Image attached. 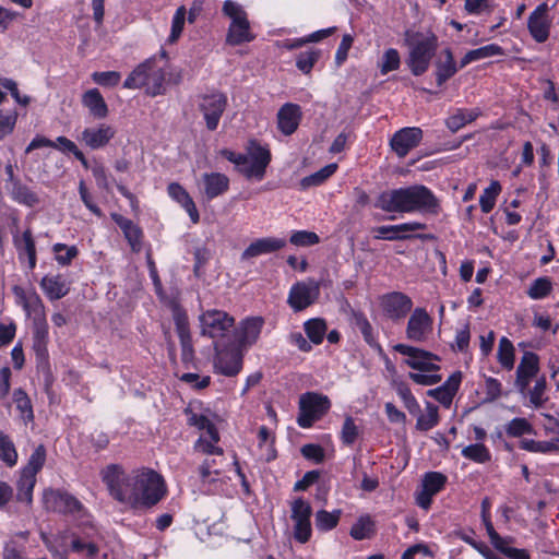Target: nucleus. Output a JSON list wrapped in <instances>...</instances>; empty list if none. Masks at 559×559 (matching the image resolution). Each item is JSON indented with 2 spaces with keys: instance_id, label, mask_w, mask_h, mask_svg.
I'll return each instance as SVG.
<instances>
[{
  "instance_id": "64",
  "label": "nucleus",
  "mask_w": 559,
  "mask_h": 559,
  "mask_svg": "<svg viewBox=\"0 0 559 559\" xmlns=\"http://www.w3.org/2000/svg\"><path fill=\"white\" fill-rule=\"evenodd\" d=\"M357 436L358 428L355 425L354 419L350 416L346 417L341 431L342 441L348 445L353 444L357 439Z\"/></svg>"
},
{
  "instance_id": "39",
  "label": "nucleus",
  "mask_w": 559,
  "mask_h": 559,
  "mask_svg": "<svg viewBox=\"0 0 559 559\" xmlns=\"http://www.w3.org/2000/svg\"><path fill=\"white\" fill-rule=\"evenodd\" d=\"M36 484V476L21 472V476L17 480V493L16 499L21 502L31 504L33 501V489Z\"/></svg>"
},
{
  "instance_id": "63",
  "label": "nucleus",
  "mask_w": 559,
  "mask_h": 559,
  "mask_svg": "<svg viewBox=\"0 0 559 559\" xmlns=\"http://www.w3.org/2000/svg\"><path fill=\"white\" fill-rule=\"evenodd\" d=\"M92 79L102 86L111 87L119 83L121 75L117 71L94 72Z\"/></svg>"
},
{
  "instance_id": "3",
  "label": "nucleus",
  "mask_w": 559,
  "mask_h": 559,
  "mask_svg": "<svg viewBox=\"0 0 559 559\" xmlns=\"http://www.w3.org/2000/svg\"><path fill=\"white\" fill-rule=\"evenodd\" d=\"M221 155L233 163L236 169L248 179L262 180L271 162L270 151L254 140L249 142L247 154H237L224 148Z\"/></svg>"
},
{
  "instance_id": "46",
  "label": "nucleus",
  "mask_w": 559,
  "mask_h": 559,
  "mask_svg": "<svg viewBox=\"0 0 559 559\" xmlns=\"http://www.w3.org/2000/svg\"><path fill=\"white\" fill-rule=\"evenodd\" d=\"M308 338L316 345L321 344L326 333V324L322 319H311L305 323Z\"/></svg>"
},
{
  "instance_id": "59",
  "label": "nucleus",
  "mask_w": 559,
  "mask_h": 559,
  "mask_svg": "<svg viewBox=\"0 0 559 559\" xmlns=\"http://www.w3.org/2000/svg\"><path fill=\"white\" fill-rule=\"evenodd\" d=\"M533 430L532 425L525 418H513L507 426L506 432L510 437H521L525 433H531Z\"/></svg>"
},
{
  "instance_id": "48",
  "label": "nucleus",
  "mask_w": 559,
  "mask_h": 559,
  "mask_svg": "<svg viewBox=\"0 0 559 559\" xmlns=\"http://www.w3.org/2000/svg\"><path fill=\"white\" fill-rule=\"evenodd\" d=\"M462 455L476 463H486L490 460V453L483 443H475L465 447Z\"/></svg>"
},
{
  "instance_id": "52",
  "label": "nucleus",
  "mask_w": 559,
  "mask_h": 559,
  "mask_svg": "<svg viewBox=\"0 0 559 559\" xmlns=\"http://www.w3.org/2000/svg\"><path fill=\"white\" fill-rule=\"evenodd\" d=\"M373 523L369 516H361L359 520L352 526L350 536L356 540H362L365 538H369L372 532Z\"/></svg>"
},
{
  "instance_id": "45",
  "label": "nucleus",
  "mask_w": 559,
  "mask_h": 559,
  "mask_svg": "<svg viewBox=\"0 0 559 559\" xmlns=\"http://www.w3.org/2000/svg\"><path fill=\"white\" fill-rule=\"evenodd\" d=\"M337 169L336 164H329L321 168L320 170L311 174L301 179L300 185L302 188H309L314 186H320L329 177H331Z\"/></svg>"
},
{
  "instance_id": "44",
  "label": "nucleus",
  "mask_w": 559,
  "mask_h": 559,
  "mask_svg": "<svg viewBox=\"0 0 559 559\" xmlns=\"http://www.w3.org/2000/svg\"><path fill=\"white\" fill-rule=\"evenodd\" d=\"M72 536L71 542V550L75 554H84L87 559H95L99 552V547L97 544L91 540H86L82 537H79L74 534Z\"/></svg>"
},
{
  "instance_id": "10",
  "label": "nucleus",
  "mask_w": 559,
  "mask_h": 559,
  "mask_svg": "<svg viewBox=\"0 0 559 559\" xmlns=\"http://www.w3.org/2000/svg\"><path fill=\"white\" fill-rule=\"evenodd\" d=\"M312 508L309 502L302 498H297L292 502V519L295 522L294 537L301 544L307 543L311 537L310 518Z\"/></svg>"
},
{
  "instance_id": "12",
  "label": "nucleus",
  "mask_w": 559,
  "mask_h": 559,
  "mask_svg": "<svg viewBox=\"0 0 559 559\" xmlns=\"http://www.w3.org/2000/svg\"><path fill=\"white\" fill-rule=\"evenodd\" d=\"M319 295L320 285L314 280L298 282L290 288L288 304L294 310L301 311L312 305Z\"/></svg>"
},
{
  "instance_id": "26",
  "label": "nucleus",
  "mask_w": 559,
  "mask_h": 559,
  "mask_svg": "<svg viewBox=\"0 0 559 559\" xmlns=\"http://www.w3.org/2000/svg\"><path fill=\"white\" fill-rule=\"evenodd\" d=\"M203 194L207 200H212L228 190L229 179L221 173H211L202 175Z\"/></svg>"
},
{
  "instance_id": "21",
  "label": "nucleus",
  "mask_w": 559,
  "mask_h": 559,
  "mask_svg": "<svg viewBox=\"0 0 559 559\" xmlns=\"http://www.w3.org/2000/svg\"><path fill=\"white\" fill-rule=\"evenodd\" d=\"M215 369L227 377H234L239 373L242 368V355L236 348L217 350L215 361Z\"/></svg>"
},
{
  "instance_id": "37",
  "label": "nucleus",
  "mask_w": 559,
  "mask_h": 559,
  "mask_svg": "<svg viewBox=\"0 0 559 559\" xmlns=\"http://www.w3.org/2000/svg\"><path fill=\"white\" fill-rule=\"evenodd\" d=\"M165 72L162 68L157 67L156 62L152 60V66L148 74L146 93L151 96H156L165 93Z\"/></svg>"
},
{
  "instance_id": "15",
  "label": "nucleus",
  "mask_w": 559,
  "mask_h": 559,
  "mask_svg": "<svg viewBox=\"0 0 559 559\" xmlns=\"http://www.w3.org/2000/svg\"><path fill=\"white\" fill-rule=\"evenodd\" d=\"M421 139L423 130L420 128L407 127L394 133L390 146L399 157H405L409 151L419 145Z\"/></svg>"
},
{
  "instance_id": "18",
  "label": "nucleus",
  "mask_w": 559,
  "mask_h": 559,
  "mask_svg": "<svg viewBox=\"0 0 559 559\" xmlns=\"http://www.w3.org/2000/svg\"><path fill=\"white\" fill-rule=\"evenodd\" d=\"M426 224L419 222L403 223L399 225H383L373 228L376 239L384 240H406L414 236L409 235L411 231L426 229Z\"/></svg>"
},
{
  "instance_id": "36",
  "label": "nucleus",
  "mask_w": 559,
  "mask_h": 559,
  "mask_svg": "<svg viewBox=\"0 0 559 559\" xmlns=\"http://www.w3.org/2000/svg\"><path fill=\"white\" fill-rule=\"evenodd\" d=\"M11 198L28 207L36 206L39 203L38 195L21 181L14 182L10 190Z\"/></svg>"
},
{
  "instance_id": "29",
  "label": "nucleus",
  "mask_w": 559,
  "mask_h": 559,
  "mask_svg": "<svg viewBox=\"0 0 559 559\" xmlns=\"http://www.w3.org/2000/svg\"><path fill=\"white\" fill-rule=\"evenodd\" d=\"M48 329L45 323L36 324L33 336V350L36 355L38 367L47 366L48 364Z\"/></svg>"
},
{
  "instance_id": "47",
  "label": "nucleus",
  "mask_w": 559,
  "mask_h": 559,
  "mask_svg": "<svg viewBox=\"0 0 559 559\" xmlns=\"http://www.w3.org/2000/svg\"><path fill=\"white\" fill-rule=\"evenodd\" d=\"M500 191L501 186L498 181H492L489 187L484 190L479 198L480 209L484 213H489L493 209Z\"/></svg>"
},
{
  "instance_id": "7",
  "label": "nucleus",
  "mask_w": 559,
  "mask_h": 559,
  "mask_svg": "<svg viewBox=\"0 0 559 559\" xmlns=\"http://www.w3.org/2000/svg\"><path fill=\"white\" fill-rule=\"evenodd\" d=\"M331 402L326 395L307 392L299 397V414L297 423L302 428H309L328 413Z\"/></svg>"
},
{
  "instance_id": "61",
  "label": "nucleus",
  "mask_w": 559,
  "mask_h": 559,
  "mask_svg": "<svg viewBox=\"0 0 559 559\" xmlns=\"http://www.w3.org/2000/svg\"><path fill=\"white\" fill-rule=\"evenodd\" d=\"M186 13L187 10L183 5L176 10L173 17L171 32L168 39L170 43H175L180 37L185 25Z\"/></svg>"
},
{
  "instance_id": "40",
  "label": "nucleus",
  "mask_w": 559,
  "mask_h": 559,
  "mask_svg": "<svg viewBox=\"0 0 559 559\" xmlns=\"http://www.w3.org/2000/svg\"><path fill=\"white\" fill-rule=\"evenodd\" d=\"M439 423L438 407L430 403H426V414H418L416 421V429L419 431H428L437 426Z\"/></svg>"
},
{
  "instance_id": "1",
  "label": "nucleus",
  "mask_w": 559,
  "mask_h": 559,
  "mask_svg": "<svg viewBox=\"0 0 559 559\" xmlns=\"http://www.w3.org/2000/svg\"><path fill=\"white\" fill-rule=\"evenodd\" d=\"M374 207L388 213L418 212L436 215L440 203L426 186L413 185L381 192L374 201Z\"/></svg>"
},
{
  "instance_id": "30",
  "label": "nucleus",
  "mask_w": 559,
  "mask_h": 559,
  "mask_svg": "<svg viewBox=\"0 0 559 559\" xmlns=\"http://www.w3.org/2000/svg\"><path fill=\"white\" fill-rule=\"evenodd\" d=\"M40 147H57L63 152L72 153L73 155L79 151L76 144L66 136H58L56 142L44 136H36L27 145L25 153L28 154Z\"/></svg>"
},
{
  "instance_id": "56",
  "label": "nucleus",
  "mask_w": 559,
  "mask_h": 559,
  "mask_svg": "<svg viewBox=\"0 0 559 559\" xmlns=\"http://www.w3.org/2000/svg\"><path fill=\"white\" fill-rule=\"evenodd\" d=\"M52 251L56 253L57 262L61 265H69L79 253L75 246L69 247L64 243L53 245Z\"/></svg>"
},
{
  "instance_id": "38",
  "label": "nucleus",
  "mask_w": 559,
  "mask_h": 559,
  "mask_svg": "<svg viewBox=\"0 0 559 559\" xmlns=\"http://www.w3.org/2000/svg\"><path fill=\"white\" fill-rule=\"evenodd\" d=\"M478 116V109H457L454 115L447 119L445 124L449 130L456 132L465 124L474 121Z\"/></svg>"
},
{
  "instance_id": "9",
  "label": "nucleus",
  "mask_w": 559,
  "mask_h": 559,
  "mask_svg": "<svg viewBox=\"0 0 559 559\" xmlns=\"http://www.w3.org/2000/svg\"><path fill=\"white\" fill-rule=\"evenodd\" d=\"M202 334L211 338H219L234 325V318L221 310H207L200 316Z\"/></svg>"
},
{
  "instance_id": "27",
  "label": "nucleus",
  "mask_w": 559,
  "mask_h": 559,
  "mask_svg": "<svg viewBox=\"0 0 559 559\" xmlns=\"http://www.w3.org/2000/svg\"><path fill=\"white\" fill-rule=\"evenodd\" d=\"M263 319L261 317L247 318L241 321L238 333V343L241 347L253 345L261 333L263 326Z\"/></svg>"
},
{
  "instance_id": "11",
  "label": "nucleus",
  "mask_w": 559,
  "mask_h": 559,
  "mask_svg": "<svg viewBox=\"0 0 559 559\" xmlns=\"http://www.w3.org/2000/svg\"><path fill=\"white\" fill-rule=\"evenodd\" d=\"M393 349L408 357L405 359V364L412 369L424 372L440 369L438 365L432 362V360H439V357L430 352L405 344H396Z\"/></svg>"
},
{
  "instance_id": "23",
  "label": "nucleus",
  "mask_w": 559,
  "mask_h": 559,
  "mask_svg": "<svg viewBox=\"0 0 559 559\" xmlns=\"http://www.w3.org/2000/svg\"><path fill=\"white\" fill-rule=\"evenodd\" d=\"M286 246L284 238L265 237L252 241L241 253V260H249L261 254H267L283 249Z\"/></svg>"
},
{
  "instance_id": "2",
  "label": "nucleus",
  "mask_w": 559,
  "mask_h": 559,
  "mask_svg": "<svg viewBox=\"0 0 559 559\" xmlns=\"http://www.w3.org/2000/svg\"><path fill=\"white\" fill-rule=\"evenodd\" d=\"M404 43L409 48L407 64L416 76L425 73L438 47V37L431 32L406 29Z\"/></svg>"
},
{
  "instance_id": "50",
  "label": "nucleus",
  "mask_w": 559,
  "mask_h": 559,
  "mask_svg": "<svg viewBox=\"0 0 559 559\" xmlns=\"http://www.w3.org/2000/svg\"><path fill=\"white\" fill-rule=\"evenodd\" d=\"M551 282L548 277H538L531 284L527 295L532 299H543L551 292Z\"/></svg>"
},
{
  "instance_id": "33",
  "label": "nucleus",
  "mask_w": 559,
  "mask_h": 559,
  "mask_svg": "<svg viewBox=\"0 0 559 559\" xmlns=\"http://www.w3.org/2000/svg\"><path fill=\"white\" fill-rule=\"evenodd\" d=\"M82 103L96 118H105L108 115V107L98 90L92 88L84 93Z\"/></svg>"
},
{
  "instance_id": "35",
  "label": "nucleus",
  "mask_w": 559,
  "mask_h": 559,
  "mask_svg": "<svg viewBox=\"0 0 559 559\" xmlns=\"http://www.w3.org/2000/svg\"><path fill=\"white\" fill-rule=\"evenodd\" d=\"M151 66L152 59H148L140 63L126 79L123 87L130 90L146 87Z\"/></svg>"
},
{
  "instance_id": "22",
  "label": "nucleus",
  "mask_w": 559,
  "mask_h": 559,
  "mask_svg": "<svg viewBox=\"0 0 559 559\" xmlns=\"http://www.w3.org/2000/svg\"><path fill=\"white\" fill-rule=\"evenodd\" d=\"M277 128L284 135L293 134L302 118L301 107L294 103H285L277 111Z\"/></svg>"
},
{
  "instance_id": "53",
  "label": "nucleus",
  "mask_w": 559,
  "mask_h": 559,
  "mask_svg": "<svg viewBox=\"0 0 559 559\" xmlns=\"http://www.w3.org/2000/svg\"><path fill=\"white\" fill-rule=\"evenodd\" d=\"M355 325L362 334L365 341L371 346L378 349H381L380 345L377 343L373 333L372 326L369 323L368 319L364 314H355L354 317Z\"/></svg>"
},
{
  "instance_id": "32",
  "label": "nucleus",
  "mask_w": 559,
  "mask_h": 559,
  "mask_svg": "<svg viewBox=\"0 0 559 559\" xmlns=\"http://www.w3.org/2000/svg\"><path fill=\"white\" fill-rule=\"evenodd\" d=\"M504 50L497 44H489L473 50H469L460 61V68H464L471 62L487 59L495 56H503Z\"/></svg>"
},
{
  "instance_id": "20",
  "label": "nucleus",
  "mask_w": 559,
  "mask_h": 559,
  "mask_svg": "<svg viewBox=\"0 0 559 559\" xmlns=\"http://www.w3.org/2000/svg\"><path fill=\"white\" fill-rule=\"evenodd\" d=\"M528 31L537 43H544L548 39L550 20L548 17V5L539 4L528 16Z\"/></svg>"
},
{
  "instance_id": "4",
  "label": "nucleus",
  "mask_w": 559,
  "mask_h": 559,
  "mask_svg": "<svg viewBox=\"0 0 559 559\" xmlns=\"http://www.w3.org/2000/svg\"><path fill=\"white\" fill-rule=\"evenodd\" d=\"M102 479L115 500L135 509V471L126 474L120 465L110 464L102 471Z\"/></svg>"
},
{
  "instance_id": "17",
  "label": "nucleus",
  "mask_w": 559,
  "mask_h": 559,
  "mask_svg": "<svg viewBox=\"0 0 559 559\" xmlns=\"http://www.w3.org/2000/svg\"><path fill=\"white\" fill-rule=\"evenodd\" d=\"M384 313L392 320H401L412 310V299L400 292H393L381 298Z\"/></svg>"
},
{
  "instance_id": "8",
  "label": "nucleus",
  "mask_w": 559,
  "mask_h": 559,
  "mask_svg": "<svg viewBox=\"0 0 559 559\" xmlns=\"http://www.w3.org/2000/svg\"><path fill=\"white\" fill-rule=\"evenodd\" d=\"M227 107V96L219 91H212L199 97L198 108L203 115L207 130L217 129Z\"/></svg>"
},
{
  "instance_id": "19",
  "label": "nucleus",
  "mask_w": 559,
  "mask_h": 559,
  "mask_svg": "<svg viewBox=\"0 0 559 559\" xmlns=\"http://www.w3.org/2000/svg\"><path fill=\"white\" fill-rule=\"evenodd\" d=\"M539 371V357L533 352H525L516 368L515 385L520 392H524L531 380L537 376Z\"/></svg>"
},
{
  "instance_id": "51",
  "label": "nucleus",
  "mask_w": 559,
  "mask_h": 559,
  "mask_svg": "<svg viewBox=\"0 0 559 559\" xmlns=\"http://www.w3.org/2000/svg\"><path fill=\"white\" fill-rule=\"evenodd\" d=\"M13 400L24 420H33V408L27 394L22 389H17L13 393Z\"/></svg>"
},
{
  "instance_id": "31",
  "label": "nucleus",
  "mask_w": 559,
  "mask_h": 559,
  "mask_svg": "<svg viewBox=\"0 0 559 559\" xmlns=\"http://www.w3.org/2000/svg\"><path fill=\"white\" fill-rule=\"evenodd\" d=\"M40 287L46 296L51 300L61 299L70 290V287L62 275L44 276L40 281Z\"/></svg>"
},
{
  "instance_id": "62",
  "label": "nucleus",
  "mask_w": 559,
  "mask_h": 559,
  "mask_svg": "<svg viewBox=\"0 0 559 559\" xmlns=\"http://www.w3.org/2000/svg\"><path fill=\"white\" fill-rule=\"evenodd\" d=\"M289 241L298 247H309L317 245L320 241L319 236L313 231L308 230H299L295 231Z\"/></svg>"
},
{
  "instance_id": "5",
  "label": "nucleus",
  "mask_w": 559,
  "mask_h": 559,
  "mask_svg": "<svg viewBox=\"0 0 559 559\" xmlns=\"http://www.w3.org/2000/svg\"><path fill=\"white\" fill-rule=\"evenodd\" d=\"M135 509L151 508L165 495L163 478L152 469L135 471Z\"/></svg>"
},
{
  "instance_id": "60",
  "label": "nucleus",
  "mask_w": 559,
  "mask_h": 559,
  "mask_svg": "<svg viewBox=\"0 0 559 559\" xmlns=\"http://www.w3.org/2000/svg\"><path fill=\"white\" fill-rule=\"evenodd\" d=\"M401 63L400 53L396 49L390 48L388 49L383 57L382 62L380 64L381 74H386L391 71L397 70Z\"/></svg>"
},
{
  "instance_id": "54",
  "label": "nucleus",
  "mask_w": 559,
  "mask_h": 559,
  "mask_svg": "<svg viewBox=\"0 0 559 559\" xmlns=\"http://www.w3.org/2000/svg\"><path fill=\"white\" fill-rule=\"evenodd\" d=\"M447 477L438 472H429L423 480V488L432 495L438 493L445 485Z\"/></svg>"
},
{
  "instance_id": "13",
  "label": "nucleus",
  "mask_w": 559,
  "mask_h": 559,
  "mask_svg": "<svg viewBox=\"0 0 559 559\" xmlns=\"http://www.w3.org/2000/svg\"><path fill=\"white\" fill-rule=\"evenodd\" d=\"M43 502L46 510L58 513H74L82 508L81 502L75 497L53 489L44 491Z\"/></svg>"
},
{
  "instance_id": "58",
  "label": "nucleus",
  "mask_w": 559,
  "mask_h": 559,
  "mask_svg": "<svg viewBox=\"0 0 559 559\" xmlns=\"http://www.w3.org/2000/svg\"><path fill=\"white\" fill-rule=\"evenodd\" d=\"M319 57V50H308L300 52L297 56L296 67L305 74H308L312 70L314 63L318 61Z\"/></svg>"
},
{
  "instance_id": "28",
  "label": "nucleus",
  "mask_w": 559,
  "mask_h": 559,
  "mask_svg": "<svg viewBox=\"0 0 559 559\" xmlns=\"http://www.w3.org/2000/svg\"><path fill=\"white\" fill-rule=\"evenodd\" d=\"M168 194L187 211L194 224L199 222L200 215L198 209L192 198L182 186L177 182L170 183L168 186Z\"/></svg>"
},
{
  "instance_id": "6",
  "label": "nucleus",
  "mask_w": 559,
  "mask_h": 559,
  "mask_svg": "<svg viewBox=\"0 0 559 559\" xmlns=\"http://www.w3.org/2000/svg\"><path fill=\"white\" fill-rule=\"evenodd\" d=\"M223 13L231 20L227 34L228 44L240 45L253 39L247 13L239 3L226 0L223 4Z\"/></svg>"
},
{
  "instance_id": "42",
  "label": "nucleus",
  "mask_w": 559,
  "mask_h": 559,
  "mask_svg": "<svg viewBox=\"0 0 559 559\" xmlns=\"http://www.w3.org/2000/svg\"><path fill=\"white\" fill-rule=\"evenodd\" d=\"M0 461L12 467L17 463V452L8 435L0 430Z\"/></svg>"
},
{
  "instance_id": "57",
  "label": "nucleus",
  "mask_w": 559,
  "mask_h": 559,
  "mask_svg": "<svg viewBox=\"0 0 559 559\" xmlns=\"http://www.w3.org/2000/svg\"><path fill=\"white\" fill-rule=\"evenodd\" d=\"M547 388L546 378L543 376L538 378L533 386V389L530 390V402L536 407H542L545 402L547 401V397H545V391Z\"/></svg>"
},
{
  "instance_id": "43",
  "label": "nucleus",
  "mask_w": 559,
  "mask_h": 559,
  "mask_svg": "<svg viewBox=\"0 0 559 559\" xmlns=\"http://www.w3.org/2000/svg\"><path fill=\"white\" fill-rule=\"evenodd\" d=\"M497 358L500 365L507 370H511L514 366V346L512 342L503 336L499 341Z\"/></svg>"
},
{
  "instance_id": "49",
  "label": "nucleus",
  "mask_w": 559,
  "mask_h": 559,
  "mask_svg": "<svg viewBox=\"0 0 559 559\" xmlns=\"http://www.w3.org/2000/svg\"><path fill=\"white\" fill-rule=\"evenodd\" d=\"M46 461V449L43 444L38 445L31 454L27 465L22 469L27 474L36 476Z\"/></svg>"
},
{
  "instance_id": "14",
  "label": "nucleus",
  "mask_w": 559,
  "mask_h": 559,
  "mask_svg": "<svg viewBox=\"0 0 559 559\" xmlns=\"http://www.w3.org/2000/svg\"><path fill=\"white\" fill-rule=\"evenodd\" d=\"M173 319L181 344V359L185 364L193 360L194 350L189 330L187 313L178 306L173 308Z\"/></svg>"
},
{
  "instance_id": "55",
  "label": "nucleus",
  "mask_w": 559,
  "mask_h": 559,
  "mask_svg": "<svg viewBox=\"0 0 559 559\" xmlns=\"http://www.w3.org/2000/svg\"><path fill=\"white\" fill-rule=\"evenodd\" d=\"M521 448L537 453H549L559 450V445L552 441H535L524 439L521 441Z\"/></svg>"
},
{
  "instance_id": "16",
  "label": "nucleus",
  "mask_w": 559,
  "mask_h": 559,
  "mask_svg": "<svg viewBox=\"0 0 559 559\" xmlns=\"http://www.w3.org/2000/svg\"><path fill=\"white\" fill-rule=\"evenodd\" d=\"M432 329V319L423 308H416L411 314L406 336L413 342H424Z\"/></svg>"
},
{
  "instance_id": "34",
  "label": "nucleus",
  "mask_w": 559,
  "mask_h": 559,
  "mask_svg": "<svg viewBox=\"0 0 559 559\" xmlns=\"http://www.w3.org/2000/svg\"><path fill=\"white\" fill-rule=\"evenodd\" d=\"M442 55L444 59H440L436 62V76L438 86H441L445 81H448L457 72L451 49H444Z\"/></svg>"
},
{
  "instance_id": "24",
  "label": "nucleus",
  "mask_w": 559,
  "mask_h": 559,
  "mask_svg": "<svg viewBox=\"0 0 559 559\" xmlns=\"http://www.w3.org/2000/svg\"><path fill=\"white\" fill-rule=\"evenodd\" d=\"M115 133L112 127L103 123L97 128H86L82 132L80 140L90 148L98 150L107 145L115 136Z\"/></svg>"
},
{
  "instance_id": "25",
  "label": "nucleus",
  "mask_w": 559,
  "mask_h": 559,
  "mask_svg": "<svg viewBox=\"0 0 559 559\" xmlns=\"http://www.w3.org/2000/svg\"><path fill=\"white\" fill-rule=\"evenodd\" d=\"M13 245L16 248L19 259L23 260L26 255L28 261L29 270H34L36 266V245L32 234V230L27 228L21 236L13 235Z\"/></svg>"
},
{
  "instance_id": "41",
  "label": "nucleus",
  "mask_w": 559,
  "mask_h": 559,
  "mask_svg": "<svg viewBox=\"0 0 559 559\" xmlns=\"http://www.w3.org/2000/svg\"><path fill=\"white\" fill-rule=\"evenodd\" d=\"M341 515V510H334L333 512L319 510L314 519L316 527L321 532L331 531L338 524Z\"/></svg>"
}]
</instances>
